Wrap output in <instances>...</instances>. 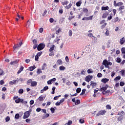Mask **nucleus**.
Segmentation results:
<instances>
[{
	"label": "nucleus",
	"mask_w": 125,
	"mask_h": 125,
	"mask_svg": "<svg viewBox=\"0 0 125 125\" xmlns=\"http://www.w3.org/2000/svg\"><path fill=\"white\" fill-rule=\"evenodd\" d=\"M22 44H23V43L22 42H21V43H20L19 44H17V45H15L14 46L13 51L15 53H16V52H17V50H18L19 49V47H20L21 46V45H22Z\"/></svg>",
	"instance_id": "nucleus-1"
},
{
	"label": "nucleus",
	"mask_w": 125,
	"mask_h": 125,
	"mask_svg": "<svg viewBox=\"0 0 125 125\" xmlns=\"http://www.w3.org/2000/svg\"><path fill=\"white\" fill-rule=\"evenodd\" d=\"M107 113V111L105 110H101L99 111L96 114V117H99V116H104Z\"/></svg>",
	"instance_id": "nucleus-2"
},
{
	"label": "nucleus",
	"mask_w": 125,
	"mask_h": 125,
	"mask_svg": "<svg viewBox=\"0 0 125 125\" xmlns=\"http://www.w3.org/2000/svg\"><path fill=\"white\" fill-rule=\"evenodd\" d=\"M45 47V45L44 43H40L38 45L37 49L38 51H41V50H42Z\"/></svg>",
	"instance_id": "nucleus-3"
},
{
	"label": "nucleus",
	"mask_w": 125,
	"mask_h": 125,
	"mask_svg": "<svg viewBox=\"0 0 125 125\" xmlns=\"http://www.w3.org/2000/svg\"><path fill=\"white\" fill-rule=\"evenodd\" d=\"M100 24L102 25L101 29H104V28H105V27H106V26L107 25V23L106 22V21H105V20H102L100 21Z\"/></svg>",
	"instance_id": "nucleus-4"
},
{
	"label": "nucleus",
	"mask_w": 125,
	"mask_h": 125,
	"mask_svg": "<svg viewBox=\"0 0 125 125\" xmlns=\"http://www.w3.org/2000/svg\"><path fill=\"white\" fill-rule=\"evenodd\" d=\"M30 115H31V111L30 110L26 111L24 113V115L23 117V119H27L30 117Z\"/></svg>",
	"instance_id": "nucleus-5"
},
{
	"label": "nucleus",
	"mask_w": 125,
	"mask_h": 125,
	"mask_svg": "<svg viewBox=\"0 0 125 125\" xmlns=\"http://www.w3.org/2000/svg\"><path fill=\"white\" fill-rule=\"evenodd\" d=\"M113 4L114 6L116 7V6H122L124 5V3L123 2H118V3H117V1H116V0H114L113 2Z\"/></svg>",
	"instance_id": "nucleus-6"
},
{
	"label": "nucleus",
	"mask_w": 125,
	"mask_h": 125,
	"mask_svg": "<svg viewBox=\"0 0 125 125\" xmlns=\"http://www.w3.org/2000/svg\"><path fill=\"white\" fill-rule=\"evenodd\" d=\"M91 80H92V76L90 75H88L85 78V81L87 83H89Z\"/></svg>",
	"instance_id": "nucleus-7"
},
{
	"label": "nucleus",
	"mask_w": 125,
	"mask_h": 125,
	"mask_svg": "<svg viewBox=\"0 0 125 125\" xmlns=\"http://www.w3.org/2000/svg\"><path fill=\"white\" fill-rule=\"evenodd\" d=\"M108 15H109V12L108 11H105L102 16V18L103 19H105V18H107V16H108Z\"/></svg>",
	"instance_id": "nucleus-8"
},
{
	"label": "nucleus",
	"mask_w": 125,
	"mask_h": 125,
	"mask_svg": "<svg viewBox=\"0 0 125 125\" xmlns=\"http://www.w3.org/2000/svg\"><path fill=\"white\" fill-rule=\"evenodd\" d=\"M60 36L58 37V36L56 37V39H55L53 41V42L55 43V42H57L58 44H59V41H61L60 39Z\"/></svg>",
	"instance_id": "nucleus-9"
},
{
	"label": "nucleus",
	"mask_w": 125,
	"mask_h": 125,
	"mask_svg": "<svg viewBox=\"0 0 125 125\" xmlns=\"http://www.w3.org/2000/svg\"><path fill=\"white\" fill-rule=\"evenodd\" d=\"M20 102L23 103V102H24V100H23V99L18 98L15 100V103L17 104L20 103Z\"/></svg>",
	"instance_id": "nucleus-10"
},
{
	"label": "nucleus",
	"mask_w": 125,
	"mask_h": 125,
	"mask_svg": "<svg viewBox=\"0 0 125 125\" xmlns=\"http://www.w3.org/2000/svg\"><path fill=\"white\" fill-rule=\"evenodd\" d=\"M37 85H38V82H37V81H32V82H31L30 86L35 87L37 86Z\"/></svg>",
	"instance_id": "nucleus-11"
},
{
	"label": "nucleus",
	"mask_w": 125,
	"mask_h": 125,
	"mask_svg": "<svg viewBox=\"0 0 125 125\" xmlns=\"http://www.w3.org/2000/svg\"><path fill=\"white\" fill-rule=\"evenodd\" d=\"M108 87H109V85L106 84L105 85V86L101 88V91H106V90H107V88H108Z\"/></svg>",
	"instance_id": "nucleus-12"
},
{
	"label": "nucleus",
	"mask_w": 125,
	"mask_h": 125,
	"mask_svg": "<svg viewBox=\"0 0 125 125\" xmlns=\"http://www.w3.org/2000/svg\"><path fill=\"white\" fill-rule=\"evenodd\" d=\"M120 44H121V45H123V44H124V43H125V37H123L120 39Z\"/></svg>",
	"instance_id": "nucleus-13"
},
{
	"label": "nucleus",
	"mask_w": 125,
	"mask_h": 125,
	"mask_svg": "<svg viewBox=\"0 0 125 125\" xmlns=\"http://www.w3.org/2000/svg\"><path fill=\"white\" fill-rule=\"evenodd\" d=\"M101 82H102V83H108V82H109V79L103 78L102 79Z\"/></svg>",
	"instance_id": "nucleus-14"
},
{
	"label": "nucleus",
	"mask_w": 125,
	"mask_h": 125,
	"mask_svg": "<svg viewBox=\"0 0 125 125\" xmlns=\"http://www.w3.org/2000/svg\"><path fill=\"white\" fill-rule=\"evenodd\" d=\"M107 64H108V61H107V60H104L103 62V65H104V67H107Z\"/></svg>",
	"instance_id": "nucleus-15"
},
{
	"label": "nucleus",
	"mask_w": 125,
	"mask_h": 125,
	"mask_svg": "<svg viewBox=\"0 0 125 125\" xmlns=\"http://www.w3.org/2000/svg\"><path fill=\"white\" fill-rule=\"evenodd\" d=\"M85 21H88L89 20H92L93 18V16H90L89 17H85Z\"/></svg>",
	"instance_id": "nucleus-16"
},
{
	"label": "nucleus",
	"mask_w": 125,
	"mask_h": 125,
	"mask_svg": "<svg viewBox=\"0 0 125 125\" xmlns=\"http://www.w3.org/2000/svg\"><path fill=\"white\" fill-rule=\"evenodd\" d=\"M124 9H125V6L124 5L121 6L119 8V11H120V13H122L123 12V10H124Z\"/></svg>",
	"instance_id": "nucleus-17"
},
{
	"label": "nucleus",
	"mask_w": 125,
	"mask_h": 125,
	"mask_svg": "<svg viewBox=\"0 0 125 125\" xmlns=\"http://www.w3.org/2000/svg\"><path fill=\"white\" fill-rule=\"evenodd\" d=\"M23 70H24V67H23V66H21L19 70H18V72H17V74H20V73H21Z\"/></svg>",
	"instance_id": "nucleus-18"
},
{
	"label": "nucleus",
	"mask_w": 125,
	"mask_h": 125,
	"mask_svg": "<svg viewBox=\"0 0 125 125\" xmlns=\"http://www.w3.org/2000/svg\"><path fill=\"white\" fill-rule=\"evenodd\" d=\"M28 69H29V71H34V70H35V69H36V65H33L32 66H30V67H28Z\"/></svg>",
	"instance_id": "nucleus-19"
},
{
	"label": "nucleus",
	"mask_w": 125,
	"mask_h": 125,
	"mask_svg": "<svg viewBox=\"0 0 125 125\" xmlns=\"http://www.w3.org/2000/svg\"><path fill=\"white\" fill-rule=\"evenodd\" d=\"M61 32H62V29L59 28L58 30H56V34L58 36L59 35V33H61Z\"/></svg>",
	"instance_id": "nucleus-20"
},
{
	"label": "nucleus",
	"mask_w": 125,
	"mask_h": 125,
	"mask_svg": "<svg viewBox=\"0 0 125 125\" xmlns=\"http://www.w3.org/2000/svg\"><path fill=\"white\" fill-rule=\"evenodd\" d=\"M117 120L119 122H121V121H123V120H124V117H123V115H121L118 117Z\"/></svg>",
	"instance_id": "nucleus-21"
},
{
	"label": "nucleus",
	"mask_w": 125,
	"mask_h": 125,
	"mask_svg": "<svg viewBox=\"0 0 125 125\" xmlns=\"http://www.w3.org/2000/svg\"><path fill=\"white\" fill-rule=\"evenodd\" d=\"M16 82H17V80H14L12 81H10L9 82V84H11L12 85L13 84H14V83H16Z\"/></svg>",
	"instance_id": "nucleus-22"
},
{
	"label": "nucleus",
	"mask_w": 125,
	"mask_h": 125,
	"mask_svg": "<svg viewBox=\"0 0 125 125\" xmlns=\"http://www.w3.org/2000/svg\"><path fill=\"white\" fill-rule=\"evenodd\" d=\"M17 63H18V61L16 60V61L11 62H10V64L11 65H15V64H17Z\"/></svg>",
	"instance_id": "nucleus-23"
},
{
	"label": "nucleus",
	"mask_w": 125,
	"mask_h": 125,
	"mask_svg": "<svg viewBox=\"0 0 125 125\" xmlns=\"http://www.w3.org/2000/svg\"><path fill=\"white\" fill-rule=\"evenodd\" d=\"M57 63L58 65H62V60L61 59L58 60L57 61Z\"/></svg>",
	"instance_id": "nucleus-24"
},
{
	"label": "nucleus",
	"mask_w": 125,
	"mask_h": 125,
	"mask_svg": "<svg viewBox=\"0 0 125 125\" xmlns=\"http://www.w3.org/2000/svg\"><path fill=\"white\" fill-rule=\"evenodd\" d=\"M102 10H109V7L108 6L106 7L103 6L102 7Z\"/></svg>",
	"instance_id": "nucleus-25"
},
{
	"label": "nucleus",
	"mask_w": 125,
	"mask_h": 125,
	"mask_svg": "<svg viewBox=\"0 0 125 125\" xmlns=\"http://www.w3.org/2000/svg\"><path fill=\"white\" fill-rule=\"evenodd\" d=\"M33 82V80H32L31 79H29L27 82V84L28 85H30V84H31V83H32V82Z\"/></svg>",
	"instance_id": "nucleus-26"
},
{
	"label": "nucleus",
	"mask_w": 125,
	"mask_h": 125,
	"mask_svg": "<svg viewBox=\"0 0 125 125\" xmlns=\"http://www.w3.org/2000/svg\"><path fill=\"white\" fill-rule=\"evenodd\" d=\"M38 100H39V101H43V100H44V98L42 95H41L39 97Z\"/></svg>",
	"instance_id": "nucleus-27"
},
{
	"label": "nucleus",
	"mask_w": 125,
	"mask_h": 125,
	"mask_svg": "<svg viewBox=\"0 0 125 125\" xmlns=\"http://www.w3.org/2000/svg\"><path fill=\"white\" fill-rule=\"evenodd\" d=\"M72 7V3H69V5H66L65 7V8H66V9H70V8Z\"/></svg>",
	"instance_id": "nucleus-28"
},
{
	"label": "nucleus",
	"mask_w": 125,
	"mask_h": 125,
	"mask_svg": "<svg viewBox=\"0 0 125 125\" xmlns=\"http://www.w3.org/2000/svg\"><path fill=\"white\" fill-rule=\"evenodd\" d=\"M68 3H69V1L68 0H65V1H64V2H62V5H67Z\"/></svg>",
	"instance_id": "nucleus-29"
},
{
	"label": "nucleus",
	"mask_w": 125,
	"mask_h": 125,
	"mask_svg": "<svg viewBox=\"0 0 125 125\" xmlns=\"http://www.w3.org/2000/svg\"><path fill=\"white\" fill-rule=\"evenodd\" d=\"M49 117V114L46 113L45 114H44L43 116V119H46Z\"/></svg>",
	"instance_id": "nucleus-30"
},
{
	"label": "nucleus",
	"mask_w": 125,
	"mask_h": 125,
	"mask_svg": "<svg viewBox=\"0 0 125 125\" xmlns=\"http://www.w3.org/2000/svg\"><path fill=\"white\" fill-rule=\"evenodd\" d=\"M81 4H82V0H79L76 3V5L79 7L81 6Z\"/></svg>",
	"instance_id": "nucleus-31"
},
{
	"label": "nucleus",
	"mask_w": 125,
	"mask_h": 125,
	"mask_svg": "<svg viewBox=\"0 0 125 125\" xmlns=\"http://www.w3.org/2000/svg\"><path fill=\"white\" fill-rule=\"evenodd\" d=\"M90 85H92V86H93V87L94 86H96V85H97V84L96 83H94L93 81H91Z\"/></svg>",
	"instance_id": "nucleus-32"
},
{
	"label": "nucleus",
	"mask_w": 125,
	"mask_h": 125,
	"mask_svg": "<svg viewBox=\"0 0 125 125\" xmlns=\"http://www.w3.org/2000/svg\"><path fill=\"white\" fill-rule=\"evenodd\" d=\"M106 109H107L108 110H111L112 109V106L110 104H107L105 106Z\"/></svg>",
	"instance_id": "nucleus-33"
},
{
	"label": "nucleus",
	"mask_w": 125,
	"mask_h": 125,
	"mask_svg": "<svg viewBox=\"0 0 125 125\" xmlns=\"http://www.w3.org/2000/svg\"><path fill=\"white\" fill-rule=\"evenodd\" d=\"M86 91V89H83L82 90V93L80 94V95L82 96V95H83L85 93V91Z\"/></svg>",
	"instance_id": "nucleus-34"
},
{
	"label": "nucleus",
	"mask_w": 125,
	"mask_h": 125,
	"mask_svg": "<svg viewBox=\"0 0 125 125\" xmlns=\"http://www.w3.org/2000/svg\"><path fill=\"white\" fill-rule=\"evenodd\" d=\"M54 47H55V45H53L49 49V51H50L51 52L52 51H53V50H54Z\"/></svg>",
	"instance_id": "nucleus-35"
},
{
	"label": "nucleus",
	"mask_w": 125,
	"mask_h": 125,
	"mask_svg": "<svg viewBox=\"0 0 125 125\" xmlns=\"http://www.w3.org/2000/svg\"><path fill=\"white\" fill-rule=\"evenodd\" d=\"M59 69L61 71H64V70H65V66L62 65V66H60Z\"/></svg>",
	"instance_id": "nucleus-36"
},
{
	"label": "nucleus",
	"mask_w": 125,
	"mask_h": 125,
	"mask_svg": "<svg viewBox=\"0 0 125 125\" xmlns=\"http://www.w3.org/2000/svg\"><path fill=\"white\" fill-rule=\"evenodd\" d=\"M83 12L87 13V12H88V9H87V8H83Z\"/></svg>",
	"instance_id": "nucleus-37"
},
{
	"label": "nucleus",
	"mask_w": 125,
	"mask_h": 125,
	"mask_svg": "<svg viewBox=\"0 0 125 125\" xmlns=\"http://www.w3.org/2000/svg\"><path fill=\"white\" fill-rule=\"evenodd\" d=\"M80 103H81V101H80V100H77L75 101V105H79V104H80Z\"/></svg>",
	"instance_id": "nucleus-38"
},
{
	"label": "nucleus",
	"mask_w": 125,
	"mask_h": 125,
	"mask_svg": "<svg viewBox=\"0 0 125 125\" xmlns=\"http://www.w3.org/2000/svg\"><path fill=\"white\" fill-rule=\"evenodd\" d=\"M24 92V90L23 89H20L19 90V93L20 94H22Z\"/></svg>",
	"instance_id": "nucleus-39"
},
{
	"label": "nucleus",
	"mask_w": 125,
	"mask_h": 125,
	"mask_svg": "<svg viewBox=\"0 0 125 125\" xmlns=\"http://www.w3.org/2000/svg\"><path fill=\"white\" fill-rule=\"evenodd\" d=\"M81 91H82V89L81 88H78L76 89V92L77 93H80V92H81Z\"/></svg>",
	"instance_id": "nucleus-40"
},
{
	"label": "nucleus",
	"mask_w": 125,
	"mask_h": 125,
	"mask_svg": "<svg viewBox=\"0 0 125 125\" xmlns=\"http://www.w3.org/2000/svg\"><path fill=\"white\" fill-rule=\"evenodd\" d=\"M120 80H121V76H117L114 79V81H120Z\"/></svg>",
	"instance_id": "nucleus-41"
},
{
	"label": "nucleus",
	"mask_w": 125,
	"mask_h": 125,
	"mask_svg": "<svg viewBox=\"0 0 125 125\" xmlns=\"http://www.w3.org/2000/svg\"><path fill=\"white\" fill-rule=\"evenodd\" d=\"M46 67V63H44L42 66V70H44Z\"/></svg>",
	"instance_id": "nucleus-42"
},
{
	"label": "nucleus",
	"mask_w": 125,
	"mask_h": 125,
	"mask_svg": "<svg viewBox=\"0 0 125 125\" xmlns=\"http://www.w3.org/2000/svg\"><path fill=\"white\" fill-rule=\"evenodd\" d=\"M121 52L122 54H124L125 53V47H123L121 48Z\"/></svg>",
	"instance_id": "nucleus-43"
},
{
	"label": "nucleus",
	"mask_w": 125,
	"mask_h": 125,
	"mask_svg": "<svg viewBox=\"0 0 125 125\" xmlns=\"http://www.w3.org/2000/svg\"><path fill=\"white\" fill-rule=\"evenodd\" d=\"M42 52L40 51V52H39L38 53H37L36 55L37 56H38L39 57H40L42 55Z\"/></svg>",
	"instance_id": "nucleus-44"
},
{
	"label": "nucleus",
	"mask_w": 125,
	"mask_h": 125,
	"mask_svg": "<svg viewBox=\"0 0 125 125\" xmlns=\"http://www.w3.org/2000/svg\"><path fill=\"white\" fill-rule=\"evenodd\" d=\"M33 44H38V41L36 39H34L33 40Z\"/></svg>",
	"instance_id": "nucleus-45"
},
{
	"label": "nucleus",
	"mask_w": 125,
	"mask_h": 125,
	"mask_svg": "<svg viewBox=\"0 0 125 125\" xmlns=\"http://www.w3.org/2000/svg\"><path fill=\"white\" fill-rule=\"evenodd\" d=\"M87 73H88V74H91V73H93V71H92V69H89L87 70Z\"/></svg>",
	"instance_id": "nucleus-46"
},
{
	"label": "nucleus",
	"mask_w": 125,
	"mask_h": 125,
	"mask_svg": "<svg viewBox=\"0 0 125 125\" xmlns=\"http://www.w3.org/2000/svg\"><path fill=\"white\" fill-rule=\"evenodd\" d=\"M59 97H61V95L55 97L54 98V100H58V98H59Z\"/></svg>",
	"instance_id": "nucleus-47"
},
{
	"label": "nucleus",
	"mask_w": 125,
	"mask_h": 125,
	"mask_svg": "<svg viewBox=\"0 0 125 125\" xmlns=\"http://www.w3.org/2000/svg\"><path fill=\"white\" fill-rule=\"evenodd\" d=\"M37 74H42V69H38L37 71Z\"/></svg>",
	"instance_id": "nucleus-48"
},
{
	"label": "nucleus",
	"mask_w": 125,
	"mask_h": 125,
	"mask_svg": "<svg viewBox=\"0 0 125 125\" xmlns=\"http://www.w3.org/2000/svg\"><path fill=\"white\" fill-rule=\"evenodd\" d=\"M46 13H47V10H45L43 13L42 14V16H43V17H44V16H45V14H46Z\"/></svg>",
	"instance_id": "nucleus-49"
},
{
	"label": "nucleus",
	"mask_w": 125,
	"mask_h": 125,
	"mask_svg": "<svg viewBox=\"0 0 125 125\" xmlns=\"http://www.w3.org/2000/svg\"><path fill=\"white\" fill-rule=\"evenodd\" d=\"M10 120V117H9V116H7L5 118V121L9 122Z\"/></svg>",
	"instance_id": "nucleus-50"
},
{
	"label": "nucleus",
	"mask_w": 125,
	"mask_h": 125,
	"mask_svg": "<svg viewBox=\"0 0 125 125\" xmlns=\"http://www.w3.org/2000/svg\"><path fill=\"white\" fill-rule=\"evenodd\" d=\"M121 59L119 57H118L116 60V62H117V63H121Z\"/></svg>",
	"instance_id": "nucleus-51"
},
{
	"label": "nucleus",
	"mask_w": 125,
	"mask_h": 125,
	"mask_svg": "<svg viewBox=\"0 0 125 125\" xmlns=\"http://www.w3.org/2000/svg\"><path fill=\"white\" fill-rule=\"evenodd\" d=\"M68 34L70 37H72V35H73V32H72V30H69Z\"/></svg>",
	"instance_id": "nucleus-52"
},
{
	"label": "nucleus",
	"mask_w": 125,
	"mask_h": 125,
	"mask_svg": "<svg viewBox=\"0 0 125 125\" xmlns=\"http://www.w3.org/2000/svg\"><path fill=\"white\" fill-rule=\"evenodd\" d=\"M19 117H20V115L18 113L16 114L15 116V118L17 119H19Z\"/></svg>",
	"instance_id": "nucleus-53"
},
{
	"label": "nucleus",
	"mask_w": 125,
	"mask_h": 125,
	"mask_svg": "<svg viewBox=\"0 0 125 125\" xmlns=\"http://www.w3.org/2000/svg\"><path fill=\"white\" fill-rule=\"evenodd\" d=\"M122 76H125V70H121Z\"/></svg>",
	"instance_id": "nucleus-54"
},
{
	"label": "nucleus",
	"mask_w": 125,
	"mask_h": 125,
	"mask_svg": "<svg viewBox=\"0 0 125 125\" xmlns=\"http://www.w3.org/2000/svg\"><path fill=\"white\" fill-rule=\"evenodd\" d=\"M64 18L61 19L60 20V24H62L63 23V22H64Z\"/></svg>",
	"instance_id": "nucleus-55"
},
{
	"label": "nucleus",
	"mask_w": 125,
	"mask_h": 125,
	"mask_svg": "<svg viewBox=\"0 0 125 125\" xmlns=\"http://www.w3.org/2000/svg\"><path fill=\"white\" fill-rule=\"evenodd\" d=\"M75 18V16H69V17L68 18V20L69 21H71L72 20V19Z\"/></svg>",
	"instance_id": "nucleus-56"
},
{
	"label": "nucleus",
	"mask_w": 125,
	"mask_h": 125,
	"mask_svg": "<svg viewBox=\"0 0 125 125\" xmlns=\"http://www.w3.org/2000/svg\"><path fill=\"white\" fill-rule=\"evenodd\" d=\"M114 20L115 22H118V21H119V17H117L115 18Z\"/></svg>",
	"instance_id": "nucleus-57"
},
{
	"label": "nucleus",
	"mask_w": 125,
	"mask_h": 125,
	"mask_svg": "<svg viewBox=\"0 0 125 125\" xmlns=\"http://www.w3.org/2000/svg\"><path fill=\"white\" fill-rule=\"evenodd\" d=\"M98 78H101L102 77V74L101 73H99L97 74Z\"/></svg>",
	"instance_id": "nucleus-58"
},
{
	"label": "nucleus",
	"mask_w": 125,
	"mask_h": 125,
	"mask_svg": "<svg viewBox=\"0 0 125 125\" xmlns=\"http://www.w3.org/2000/svg\"><path fill=\"white\" fill-rule=\"evenodd\" d=\"M35 61H39V56L37 55L35 56Z\"/></svg>",
	"instance_id": "nucleus-59"
},
{
	"label": "nucleus",
	"mask_w": 125,
	"mask_h": 125,
	"mask_svg": "<svg viewBox=\"0 0 125 125\" xmlns=\"http://www.w3.org/2000/svg\"><path fill=\"white\" fill-rule=\"evenodd\" d=\"M50 110H51V112H52V113H54V112L55 111V109L53 107H51L50 108Z\"/></svg>",
	"instance_id": "nucleus-60"
},
{
	"label": "nucleus",
	"mask_w": 125,
	"mask_h": 125,
	"mask_svg": "<svg viewBox=\"0 0 125 125\" xmlns=\"http://www.w3.org/2000/svg\"><path fill=\"white\" fill-rule=\"evenodd\" d=\"M43 89V90H44V91L47 90V89H48V86H46L44 87Z\"/></svg>",
	"instance_id": "nucleus-61"
},
{
	"label": "nucleus",
	"mask_w": 125,
	"mask_h": 125,
	"mask_svg": "<svg viewBox=\"0 0 125 125\" xmlns=\"http://www.w3.org/2000/svg\"><path fill=\"white\" fill-rule=\"evenodd\" d=\"M73 122H72V121H69L67 123V124H66V125H72Z\"/></svg>",
	"instance_id": "nucleus-62"
},
{
	"label": "nucleus",
	"mask_w": 125,
	"mask_h": 125,
	"mask_svg": "<svg viewBox=\"0 0 125 125\" xmlns=\"http://www.w3.org/2000/svg\"><path fill=\"white\" fill-rule=\"evenodd\" d=\"M120 86H124L125 85V83L123 82H121L120 83Z\"/></svg>",
	"instance_id": "nucleus-63"
},
{
	"label": "nucleus",
	"mask_w": 125,
	"mask_h": 125,
	"mask_svg": "<svg viewBox=\"0 0 125 125\" xmlns=\"http://www.w3.org/2000/svg\"><path fill=\"white\" fill-rule=\"evenodd\" d=\"M105 35L107 36H109V31L106 29V31L105 33Z\"/></svg>",
	"instance_id": "nucleus-64"
}]
</instances>
